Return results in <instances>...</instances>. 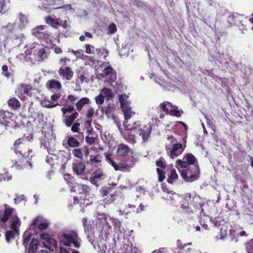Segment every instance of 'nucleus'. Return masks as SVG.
<instances>
[{"instance_id": "obj_54", "label": "nucleus", "mask_w": 253, "mask_h": 253, "mask_svg": "<svg viewBox=\"0 0 253 253\" xmlns=\"http://www.w3.org/2000/svg\"><path fill=\"white\" fill-rule=\"evenodd\" d=\"M108 32L110 34H112L115 33L117 31V27L116 25L114 23H111L109 25L108 27Z\"/></svg>"}, {"instance_id": "obj_24", "label": "nucleus", "mask_w": 253, "mask_h": 253, "mask_svg": "<svg viewBox=\"0 0 253 253\" xmlns=\"http://www.w3.org/2000/svg\"><path fill=\"white\" fill-rule=\"evenodd\" d=\"M58 73L67 80H70L73 75L71 69L68 67H61L59 69Z\"/></svg>"}, {"instance_id": "obj_19", "label": "nucleus", "mask_w": 253, "mask_h": 253, "mask_svg": "<svg viewBox=\"0 0 253 253\" xmlns=\"http://www.w3.org/2000/svg\"><path fill=\"white\" fill-rule=\"evenodd\" d=\"M31 91L32 87L30 85L22 84L18 86L17 93L21 98L24 99L26 96L31 95Z\"/></svg>"}, {"instance_id": "obj_35", "label": "nucleus", "mask_w": 253, "mask_h": 253, "mask_svg": "<svg viewBox=\"0 0 253 253\" xmlns=\"http://www.w3.org/2000/svg\"><path fill=\"white\" fill-rule=\"evenodd\" d=\"M101 95H103L106 100H109L113 97V93L110 89L104 87L100 92Z\"/></svg>"}, {"instance_id": "obj_28", "label": "nucleus", "mask_w": 253, "mask_h": 253, "mask_svg": "<svg viewBox=\"0 0 253 253\" xmlns=\"http://www.w3.org/2000/svg\"><path fill=\"white\" fill-rule=\"evenodd\" d=\"M131 152L128 147L124 144H121L118 146L117 154L120 156H124L128 155Z\"/></svg>"}, {"instance_id": "obj_57", "label": "nucleus", "mask_w": 253, "mask_h": 253, "mask_svg": "<svg viewBox=\"0 0 253 253\" xmlns=\"http://www.w3.org/2000/svg\"><path fill=\"white\" fill-rule=\"evenodd\" d=\"M80 124L79 123H75L71 127V130L74 132H79L80 130L79 126Z\"/></svg>"}, {"instance_id": "obj_50", "label": "nucleus", "mask_w": 253, "mask_h": 253, "mask_svg": "<svg viewBox=\"0 0 253 253\" xmlns=\"http://www.w3.org/2000/svg\"><path fill=\"white\" fill-rule=\"evenodd\" d=\"M85 52L87 54H95V47L90 44H86L85 45Z\"/></svg>"}, {"instance_id": "obj_1", "label": "nucleus", "mask_w": 253, "mask_h": 253, "mask_svg": "<svg viewBox=\"0 0 253 253\" xmlns=\"http://www.w3.org/2000/svg\"><path fill=\"white\" fill-rule=\"evenodd\" d=\"M9 223L11 230L6 231L5 235L8 243L18 234L21 221L16 215L15 210L5 204L4 212L0 213V227L6 229Z\"/></svg>"}, {"instance_id": "obj_36", "label": "nucleus", "mask_w": 253, "mask_h": 253, "mask_svg": "<svg viewBox=\"0 0 253 253\" xmlns=\"http://www.w3.org/2000/svg\"><path fill=\"white\" fill-rule=\"evenodd\" d=\"M67 144L71 147H78L80 145L79 142L72 136L66 137Z\"/></svg>"}, {"instance_id": "obj_13", "label": "nucleus", "mask_w": 253, "mask_h": 253, "mask_svg": "<svg viewBox=\"0 0 253 253\" xmlns=\"http://www.w3.org/2000/svg\"><path fill=\"white\" fill-rule=\"evenodd\" d=\"M46 26H40L33 30V34L39 39L44 41L46 43H52L53 36L45 30Z\"/></svg>"}, {"instance_id": "obj_6", "label": "nucleus", "mask_w": 253, "mask_h": 253, "mask_svg": "<svg viewBox=\"0 0 253 253\" xmlns=\"http://www.w3.org/2000/svg\"><path fill=\"white\" fill-rule=\"evenodd\" d=\"M0 124L6 129H17L23 126L20 119L8 111L0 110Z\"/></svg>"}, {"instance_id": "obj_5", "label": "nucleus", "mask_w": 253, "mask_h": 253, "mask_svg": "<svg viewBox=\"0 0 253 253\" xmlns=\"http://www.w3.org/2000/svg\"><path fill=\"white\" fill-rule=\"evenodd\" d=\"M74 190L81 194L80 200H79L78 197H75L74 198V204L79 203L80 201V205L86 206L92 203L94 195L92 194L90 195V189L87 186L78 184L75 186Z\"/></svg>"}, {"instance_id": "obj_49", "label": "nucleus", "mask_w": 253, "mask_h": 253, "mask_svg": "<svg viewBox=\"0 0 253 253\" xmlns=\"http://www.w3.org/2000/svg\"><path fill=\"white\" fill-rule=\"evenodd\" d=\"M60 155L64 157L62 159V161L64 162V163L67 162L69 160L71 159V154L69 152H61L60 153Z\"/></svg>"}, {"instance_id": "obj_10", "label": "nucleus", "mask_w": 253, "mask_h": 253, "mask_svg": "<svg viewBox=\"0 0 253 253\" xmlns=\"http://www.w3.org/2000/svg\"><path fill=\"white\" fill-rule=\"evenodd\" d=\"M183 200L181 201V208L183 210L187 213H194L198 211H200L202 210V205L200 202H198L199 201V199L198 198H194L193 199L194 204L189 203V201L191 200V197L190 194H187Z\"/></svg>"}, {"instance_id": "obj_31", "label": "nucleus", "mask_w": 253, "mask_h": 253, "mask_svg": "<svg viewBox=\"0 0 253 253\" xmlns=\"http://www.w3.org/2000/svg\"><path fill=\"white\" fill-rule=\"evenodd\" d=\"M178 179V175L175 169H172L170 172L168 174L167 182L170 184H173Z\"/></svg>"}, {"instance_id": "obj_3", "label": "nucleus", "mask_w": 253, "mask_h": 253, "mask_svg": "<svg viewBox=\"0 0 253 253\" xmlns=\"http://www.w3.org/2000/svg\"><path fill=\"white\" fill-rule=\"evenodd\" d=\"M27 150V147L22 142L21 139L17 140L14 144V151L16 155H19V160L13 159L12 162L16 168H26L29 166L32 168V163L29 161L30 160L29 155L32 153V150Z\"/></svg>"}, {"instance_id": "obj_16", "label": "nucleus", "mask_w": 253, "mask_h": 253, "mask_svg": "<svg viewBox=\"0 0 253 253\" xmlns=\"http://www.w3.org/2000/svg\"><path fill=\"white\" fill-rule=\"evenodd\" d=\"M35 49L34 50L35 55V60L38 62H42L48 58L50 53L48 48L42 47L40 44H37L35 47Z\"/></svg>"}, {"instance_id": "obj_38", "label": "nucleus", "mask_w": 253, "mask_h": 253, "mask_svg": "<svg viewBox=\"0 0 253 253\" xmlns=\"http://www.w3.org/2000/svg\"><path fill=\"white\" fill-rule=\"evenodd\" d=\"M239 18V15H238L237 14H236V15H229L228 16L227 21L228 23L230 25V26H232L234 24L238 25L237 22L238 21V20Z\"/></svg>"}, {"instance_id": "obj_40", "label": "nucleus", "mask_w": 253, "mask_h": 253, "mask_svg": "<svg viewBox=\"0 0 253 253\" xmlns=\"http://www.w3.org/2000/svg\"><path fill=\"white\" fill-rule=\"evenodd\" d=\"M38 244V240L37 239H32L30 244L29 253H35L37 249Z\"/></svg>"}, {"instance_id": "obj_46", "label": "nucleus", "mask_w": 253, "mask_h": 253, "mask_svg": "<svg viewBox=\"0 0 253 253\" xmlns=\"http://www.w3.org/2000/svg\"><path fill=\"white\" fill-rule=\"evenodd\" d=\"M8 103V105L14 109L18 108L20 106L18 100L14 98L9 99Z\"/></svg>"}, {"instance_id": "obj_45", "label": "nucleus", "mask_w": 253, "mask_h": 253, "mask_svg": "<svg viewBox=\"0 0 253 253\" xmlns=\"http://www.w3.org/2000/svg\"><path fill=\"white\" fill-rule=\"evenodd\" d=\"M102 157L99 155H91L90 156L89 161L94 164H98L101 162Z\"/></svg>"}, {"instance_id": "obj_20", "label": "nucleus", "mask_w": 253, "mask_h": 253, "mask_svg": "<svg viewBox=\"0 0 253 253\" xmlns=\"http://www.w3.org/2000/svg\"><path fill=\"white\" fill-rule=\"evenodd\" d=\"M46 23L50 25L54 28H57L58 26H61L64 28L67 27V23L66 20H61L60 19L53 18L51 17H48L45 18Z\"/></svg>"}, {"instance_id": "obj_14", "label": "nucleus", "mask_w": 253, "mask_h": 253, "mask_svg": "<svg viewBox=\"0 0 253 253\" xmlns=\"http://www.w3.org/2000/svg\"><path fill=\"white\" fill-rule=\"evenodd\" d=\"M129 122L132 126L133 128L130 129H127L126 127H125L126 130L124 132L122 131V130L119 127L118 125V127L122 133L124 139L129 143L133 144L136 142V141L134 136L133 134H131V132L135 131V130L136 129L137 126H139V122L132 121L131 120H130Z\"/></svg>"}, {"instance_id": "obj_9", "label": "nucleus", "mask_w": 253, "mask_h": 253, "mask_svg": "<svg viewBox=\"0 0 253 253\" xmlns=\"http://www.w3.org/2000/svg\"><path fill=\"white\" fill-rule=\"evenodd\" d=\"M161 110L165 112L166 113L169 114L170 115L175 116L176 117L180 116L181 112L178 110L177 107L172 105L170 102H165L162 103L159 105V108H157L155 112H157V114H154V118L156 120L160 119H163L165 116Z\"/></svg>"}, {"instance_id": "obj_41", "label": "nucleus", "mask_w": 253, "mask_h": 253, "mask_svg": "<svg viewBox=\"0 0 253 253\" xmlns=\"http://www.w3.org/2000/svg\"><path fill=\"white\" fill-rule=\"evenodd\" d=\"M124 252L125 253H137V248L133 247L132 244H126L124 246Z\"/></svg>"}, {"instance_id": "obj_55", "label": "nucleus", "mask_w": 253, "mask_h": 253, "mask_svg": "<svg viewBox=\"0 0 253 253\" xmlns=\"http://www.w3.org/2000/svg\"><path fill=\"white\" fill-rule=\"evenodd\" d=\"M85 139V141L90 145L94 144L96 143V138L92 136H86Z\"/></svg>"}, {"instance_id": "obj_33", "label": "nucleus", "mask_w": 253, "mask_h": 253, "mask_svg": "<svg viewBox=\"0 0 253 253\" xmlns=\"http://www.w3.org/2000/svg\"><path fill=\"white\" fill-rule=\"evenodd\" d=\"M135 206L132 204H128L127 206H126L125 207H123L118 210L120 215H124L126 216L130 212L129 209L135 208Z\"/></svg>"}, {"instance_id": "obj_44", "label": "nucleus", "mask_w": 253, "mask_h": 253, "mask_svg": "<svg viewBox=\"0 0 253 253\" xmlns=\"http://www.w3.org/2000/svg\"><path fill=\"white\" fill-rule=\"evenodd\" d=\"M41 2V8L42 9L47 8V6L54 4V0H39Z\"/></svg>"}, {"instance_id": "obj_12", "label": "nucleus", "mask_w": 253, "mask_h": 253, "mask_svg": "<svg viewBox=\"0 0 253 253\" xmlns=\"http://www.w3.org/2000/svg\"><path fill=\"white\" fill-rule=\"evenodd\" d=\"M39 220L40 217H38L35 218L31 223L29 229L27 230L24 232L23 235V245L25 247L28 245L29 241L31 239V236L33 233L32 230H34L35 229L38 224H39L38 228L40 230H44L48 227L49 224L47 222L43 221L39 223Z\"/></svg>"}, {"instance_id": "obj_34", "label": "nucleus", "mask_w": 253, "mask_h": 253, "mask_svg": "<svg viewBox=\"0 0 253 253\" xmlns=\"http://www.w3.org/2000/svg\"><path fill=\"white\" fill-rule=\"evenodd\" d=\"M19 20L20 24H18V27L20 28V30H21L28 23L27 18L26 15L20 13L19 14Z\"/></svg>"}, {"instance_id": "obj_27", "label": "nucleus", "mask_w": 253, "mask_h": 253, "mask_svg": "<svg viewBox=\"0 0 253 253\" xmlns=\"http://www.w3.org/2000/svg\"><path fill=\"white\" fill-rule=\"evenodd\" d=\"M85 167V165L83 162L77 161L73 164V170L77 174L82 173Z\"/></svg>"}, {"instance_id": "obj_51", "label": "nucleus", "mask_w": 253, "mask_h": 253, "mask_svg": "<svg viewBox=\"0 0 253 253\" xmlns=\"http://www.w3.org/2000/svg\"><path fill=\"white\" fill-rule=\"evenodd\" d=\"M98 252L99 253H106L107 249V246L103 243L100 242L98 244Z\"/></svg>"}, {"instance_id": "obj_26", "label": "nucleus", "mask_w": 253, "mask_h": 253, "mask_svg": "<svg viewBox=\"0 0 253 253\" xmlns=\"http://www.w3.org/2000/svg\"><path fill=\"white\" fill-rule=\"evenodd\" d=\"M113 168L116 170H127L134 165L133 163L127 164L126 162L119 163V164L113 163Z\"/></svg>"}, {"instance_id": "obj_4", "label": "nucleus", "mask_w": 253, "mask_h": 253, "mask_svg": "<svg viewBox=\"0 0 253 253\" xmlns=\"http://www.w3.org/2000/svg\"><path fill=\"white\" fill-rule=\"evenodd\" d=\"M59 244L65 247L79 249L81 246L82 240L77 231H66L61 233L59 236Z\"/></svg>"}, {"instance_id": "obj_30", "label": "nucleus", "mask_w": 253, "mask_h": 253, "mask_svg": "<svg viewBox=\"0 0 253 253\" xmlns=\"http://www.w3.org/2000/svg\"><path fill=\"white\" fill-rule=\"evenodd\" d=\"M10 0H0V13H5L10 8Z\"/></svg>"}, {"instance_id": "obj_18", "label": "nucleus", "mask_w": 253, "mask_h": 253, "mask_svg": "<svg viewBox=\"0 0 253 253\" xmlns=\"http://www.w3.org/2000/svg\"><path fill=\"white\" fill-rule=\"evenodd\" d=\"M156 164L158 167L157 169V171L158 175L159 180L161 182L165 178V172L164 171L163 169H166V162L163 158H161L156 161Z\"/></svg>"}, {"instance_id": "obj_61", "label": "nucleus", "mask_w": 253, "mask_h": 253, "mask_svg": "<svg viewBox=\"0 0 253 253\" xmlns=\"http://www.w3.org/2000/svg\"><path fill=\"white\" fill-rule=\"evenodd\" d=\"M67 61H70V59L66 57H63L59 60V63L61 67H65Z\"/></svg>"}, {"instance_id": "obj_21", "label": "nucleus", "mask_w": 253, "mask_h": 253, "mask_svg": "<svg viewBox=\"0 0 253 253\" xmlns=\"http://www.w3.org/2000/svg\"><path fill=\"white\" fill-rule=\"evenodd\" d=\"M155 81L162 86L165 89L172 90L176 87V84H174V82L169 79H168L167 81H165L160 78H157L155 80Z\"/></svg>"}, {"instance_id": "obj_56", "label": "nucleus", "mask_w": 253, "mask_h": 253, "mask_svg": "<svg viewBox=\"0 0 253 253\" xmlns=\"http://www.w3.org/2000/svg\"><path fill=\"white\" fill-rule=\"evenodd\" d=\"M74 107L73 106H68L66 107L62 108L61 110L63 113V115H65L67 112H71L74 110Z\"/></svg>"}, {"instance_id": "obj_59", "label": "nucleus", "mask_w": 253, "mask_h": 253, "mask_svg": "<svg viewBox=\"0 0 253 253\" xmlns=\"http://www.w3.org/2000/svg\"><path fill=\"white\" fill-rule=\"evenodd\" d=\"M2 74L8 78L10 77V73L8 72V67L6 65H3L2 67Z\"/></svg>"}, {"instance_id": "obj_15", "label": "nucleus", "mask_w": 253, "mask_h": 253, "mask_svg": "<svg viewBox=\"0 0 253 253\" xmlns=\"http://www.w3.org/2000/svg\"><path fill=\"white\" fill-rule=\"evenodd\" d=\"M2 29L3 32H6L8 36H11L14 39H20V40H21L23 35L22 34L16 35V33L19 30H20V28L18 27V25L16 23L9 22L7 25L3 26Z\"/></svg>"}, {"instance_id": "obj_47", "label": "nucleus", "mask_w": 253, "mask_h": 253, "mask_svg": "<svg viewBox=\"0 0 253 253\" xmlns=\"http://www.w3.org/2000/svg\"><path fill=\"white\" fill-rule=\"evenodd\" d=\"M49 85L51 88H53L60 89L61 87V85L60 84V83L59 81H56V80H52L49 83Z\"/></svg>"}, {"instance_id": "obj_53", "label": "nucleus", "mask_w": 253, "mask_h": 253, "mask_svg": "<svg viewBox=\"0 0 253 253\" xmlns=\"http://www.w3.org/2000/svg\"><path fill=\"white\" fill-rule=\"evenodd\" d=\"M71 251V249H67L65 246L60 245L59 253H70V252Z\"/></svg>"}, {"instance_id": "obj_62", "label": "nucleus", "mask_w": 253, "mask_h": 253, "mask_svg": "<svg viewBox=\"0 0 253 253\" xmlns=\"http://www.w3.org/2000/svg\"><path fill=\"white\" fill-rule=\"evenodd\" d=\"M24 200V196L23 195L20 196L16 195V197L14 199V203L16 204H18V203H19L20 202Z\"/></svg>"}, {"instance_id": "obj_32", "label": "nucleus", "mask_w": 253, "mask_h": 253, "mask_svg": "<svg viewBox=\"0 0 253 253\" xmlns=\"http://www.w3.org/2000/svg\"><path fill=\"white\" fill-rule=\"evenodd\" d=\"M191 243H189L187 244H185L182 245L180 242L178 240L177 242V248L179 249L178 253H181L183 252V250L186 252H189L191 251L192 248L189 247V246L191 245Z\"/></svg>"}, {"instance_id": "obj_39", "label": "nucleus", "mask_w": 253, "mask_h": 253, "mask_svg": "<svg viewBox=\"0 0 253 253\" xmlns=\"http://www.w3.org/2000/svg\"><path fill=\"white\" fill-rule=\"evenodd\" d=\"M94 52V54H96L97 58L103 55L104 58H105L108 56V51L104 48H95Z\"/></svg>"}, {"instance_id": "obj_23", "label": "nucleus", "mask_w": 253, "mask_h": 253, "mask_svg": "<svg viewBox=\"0 0 253 253\" xmlns=\"http://www.w3.org/2000/svg\"><path fill=\"white\" fill-rule=\"evenodd\" d=\"M105 222L107 225H108L110 228H111V226L109 225V222H111L115 230H118L120 231L121 226V221L115 218L111 217L109 215H106L105 217Z\"/></svg>"}, {"instance_id": "obj_42", "label": "nucleus", "mask_w": 253, "mask_h": 253, "mask_svg": "<svg viewBox=\"0 0 253 253\" xmlns=\"http://www.w3.org/2000/svg\"><path fill=\"white\" fill-rule=\"evenodd\" d=\"M89 99L87 97H84L81 99L77 103L76 106L78 110H82L83 106L86 104H88Z\"/></svg>"}, {"instance_id": "obj_64", "label": "nucleus", "mask_w": 253, "mask_h": 253, "mask_svg": "<svg viewBox=\"0 0 253 253\" xmlns=\"http://www.w3.org/2000/svg\"><path fill=\"white\" fill-rule=\"evenodd\" d=\"M220 231H221V238H223L224 237H225L227 234L228 233H229L230 232V230H228V231H226L225 229H224L223 228H221V229H220Z\"/></svg>"}, {"instance_id": "obj_25", "label": "nucleus", "mask_w": 253, "mask_h": 253, "mask_svg": "<svg viewBox=\"0 0 253 253\" xmlns=\"http://www.w3.org/2000/svg\"><path fill=\"white\" fill-rule=\"evenodd\" d=\"M72 153L76 158L83 159L84 155L85 156L88 155L89 151L87 147H84L82 148L74 149Z\"/></svg>"}, {"instance_id": "obj_58", "label": "nucleus", "mask_w": 253, "mask_h": 253, "mask_svg": "<svg viewBox=\"0 0 253 253\" xmlns=\"http://www.w3.org/2000/svg\"><path fill=\"white\" fill-rule=\"evenodd\" d=\"M247 250L249 253L252 252L253 250V239L250 241L247 245Z\"/></svg>"}, {"instance_id": "obj_2", "label": "nucleus", "mask_w": 253, "mask_h": 253, "mask_svg": "<svg viewBox=\"0 0 253 253\" xmlns=\"http://www.w3.org/2000/svg\"><path fill=\"white\" fill-rule=\"evenodd\" d=\"M176 168L181 177L187 182L195 181L199 177V169L196 158L190 154H187L182 160H177Z\"/></svg>"}, {"instance_id": "obj_8", "label": "nucleus", "mask_w": 253, "mask_h": 253, "mask_svg": "<svg viewBox=\"0 0 253 253\" xmlns=\"http://www.w3.org/2000/svg\"><path fill=\"white\" fill-rule=\"evenodd\" d=\"M128 97L127 95L122 94L119 96V100L125 117L124 126L127 129H130L133 128V126L129 122L130 121L129 120L135 115V113L131 110L130 107V101L128 100Z\"/></svg>"}, {"instance_id": "obj_37", "label": "nucleus", "mask_w": 253, "mask_h": 253, "mask_svg": "<svg viewBox=\"0 0 253 253\" xmlns=\"http://www.w3.org/2000/svg\"><path fill=\"white\" fill-rule=\"evenodd\" d=\"M150 130L148 127H145L144 128H141L139 129V135L142 137L143 141L147 140L149 136Z\"/></svg>"}, {"instance_id": "obj_52", "label": "nucleus", "mask_w": 253, "mask_h": 253, "mask_svg": "<svg viewBox=\"0 0 253 253\" xmlns=\"http://www.w3.org/2000/svg\"><path fill=\"white\" fill-rule=\"evenodd\" d=\"M104 97L103 95H101V94L100 93L99 95L95 97V101L97 104L101 105L103 103L104 101Z\"/></svg>"}, {"instance_id": "obj_11", "label": "nucleus", "mask_w": 253, "mask_h": 253, "mask_svg": "<svg viewBox=\"0 0 253 253\" xmlns=\"http://www.w3.org/2000/svg\"><path fill=\"white\" fill-rule=\"evenodd\" d=\"M102 69V73L99 74V77L105 78V82L111 85L115 83L117 80L116 72L112 68L109 62H104L100 66Z\"/></svg>"}, {"instance_id": "obj_43", "label": "nucleus", "mask_w": 253, "mask_h": 253, "mask_svg": "<svg viewBox=\"0 0 253 253\" xmlns=\"http://www.w3.org/2000/svg\"><path fill=\"white\" fill-rule=\"evenodd\" d=\"M71 52L75 55L77 58H81L84 60H85L88 58V56L84 54L82 50H72Z\"/></svg>"}, {"instance_id": "obj_29", "label": "nucleus", "mask_w": 253, "mask_h": 253, "mask_svg": "<svg viewBox=\"0 0 253 253\" xmlns=\"http://www.w3.org/2000/svg\"><path fill=\"white\" fill-rule=\"evenodd\" d=\"M78 115L79 114L77 112L73 113L70 116H66L65 115H63L64 117L63 120L66 125L68 127L71 126L75 120L78 117Z\"/></svg>"}, {"instance_id": "obj_48", "label": "nucleus", "mask_w": 253, "mask_h": 253, "mask_svg": "<svg viewBox=\"0 0 253 253\" xmlns=\"http://www.w3.org/2000/svg\"><path fill=\"white\" fill-rule=\"evenodd\" d=\"M127 44H123L122 48L120 49V53L122 55L127 56L128 54V48L127 47Z\"/></svg>"}, {"instance_id": "obj_60", "label": "nucleus", "mask_w": 253, "mask_h": 253, "mask_svg": "<svg viewBox=\"0 0 253 253\" xmlns=\"http://www.w3.org/2000/svg\"><path fill=\"white\" fill-rule=\"evenodd\" d=\"M111 154L110 153H106L105 154V158L106 160L112 166H113V163H115V162L112 159Z\"/></svg>"}, {"instance_id": "obj_22", "label": "nucleus", "mask_w": 253, "mask_h": 253, "mask_svg": "<svg viewBox=\"0 0 253 253\" xmlns=\"http://www.w3.org/2000/svg\"><path fill=\"white\" fill-rule=\"evenodd\" d=\"M110 188H104L102 190L103 194V201L106 204H109L116 199V194H109Z\"/></svg>"}, {"instance_id": "obj_17", "label": "nucleus", "mask_w": 253, "mask_h": 253, "mask_svg": "<svg viewBox=\"0 0 253 253\" xmlns=\"http://www.w3.org/2000/svg\"><path fill=\"white\" fill-rule=\"evenodd\" d=\"M106 175L103 172V171L100 169H98L94 171L91 174L89 181L93 185L96 186H98V182L106 178Z\"/></svg>"}, {"instance_id": "obj_63", "label": "nucleus", "mask_w": 253, "mask_h": 253, "mask_svg": "<svg viewBox=\"0 0 253 253\" xmlns=\"http://www.w3.org/2000/svg\"><path fill=\"white\" fill-rule=\"evenodd\" d=\"M94 115V110L92 108H89L87 112L86 117L88 119H91Z\"/></svg>"}, {"instance_id": "obj_7", "label": "nucleus", "mask_w": 253, "mask_h": 253, "mask_svg": "<svg viewBox=\"0 0 253 253\" xmlns=\"http://www.w3.org/2000/svg\"><path fill=\"white\" fill-rule=\"evenodd\" d=\"M167 154L171 159H174L183 152L184 147L173 135H168L166 142Z\"/></svg>"}]
</instances>
